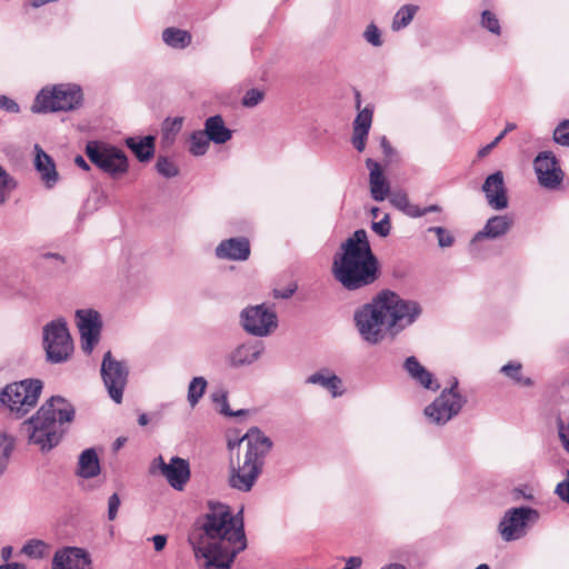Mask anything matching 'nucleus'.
<instances>
[{"label":"nucleus","instance_id":"obj_1","mask_svg":"<svg viewBox=\"0 0 569 569\" xmlns=\"http://www.w3.org/2000/svg\"><path fill=\"white\" fill-rule=\"evenodd\" d=\"M200 569H231L236 557L247 548L242 510L210 502L209 509L188 537Z\"/></svg>","mask_w":569,"mask_h":569},{"label":"nucleus","instance_id":"obj_2","mask_svg":"<svg viewBox=\"0 0 569 569\" xmlns=\"http://www.w3.org/2000/svg\"><path fill=\"white\" fill-rule=\"evenodd\" d=\"M342 252L333 260L335 278L347 290H357L378 278V260L371 251L366 230H356L341 244Z\"/></svg>","mask_w":569,"mask_h":569},{"label":"nucleus","instance_id":"obj_3","mask_svg":"<svg viewBox=\"0 0 569 569\" xmlns=\"http://www.w3.org/2000/svg\"><path fill=\"white\" fill-rule=\"evenodd\" d=\"M73 418L74 407L68 400L60 396L51 397L34 416L23 422L29 442L43 451L52 449L62 438V426Z\"/></svg>","mask_w":569,"mask_h":569},{"label":"nucleus","instance_id":"obj_4","mask_svg":"<svg viewBox=\"0 0 569 569\" xmlns=\"http://www.w3.org/2000/svg\"><path fill=\"white\" fill-rule=\"evenodd\" d=\"M246 451L239 465L229 469L228 485L238 491L249 492L262 472L264 460L272 448V441L258 428H251L239 440Z\"/></svg>","mask_w":569,"mask_h":569},{"label":"nucleus","instance_id":"obj_5","mask_svg":"<svg viewBox=\"0 0 569 569\" xmlns=\"http://www.w3.org/2000/svg\"><path fill=\"white\" fill-rule=\"evenodd\" d=\"M378 295L386 318V332L391 337L413 325L422 312L417 301L403 299L396 292L385 290Z\"/></svg>","mask_w":569,"mask_h":569},{"label":"nucleus","instance_id":"obj_6","mask_svg":"<svg viewBox=\"0 0 569 569\" xmlns=\"http://www.w3.org/2000/svg\"><path fill=\"white\" fill-rule=\"evenodd\" d=\"M83 102L82 90L73 83H60L46 87L36 96L31 107L34 113L71 111L80 108Z\"/></svg>","mask_w":569,"mask_h":569},{"label":"nucleus","instance_id":"obj_7","mask_svg":"<svg viewBox=\"0 0 569 569\" xmlns=\"http://www.w3.org/2000/svg\"><path fill=\"white\" fill-rule=\"evenodd\" d=\"M42 387L39 379L9 383L0 390V405L16 418H22L37 406Z\"/></svg>","mask_w":569,"mask_h":569},{"label":"nucleus","instance_id":"obj_8","mask_svg":"<svg viewBox=\"0 0 569 569\" xmlns=\"http://www.w3.org/2000/svg\"><path fill=\"white\" fill-rule=\"evenodd\" d=\"M353 321L361 339L367 343L375 346L383 340L386 318L379 295L355 311Z\"/></svg>","mask_w":569,"mask_h":569},{"label":"nucleus","instance_id":"obj_9","mask_svg":"<svg viewBox=\"0 0 569 569\" xmlns=\"http://www.w3.org/2000/svg\"><path fill=\"white\" fill-rule=\"evenodd\" d=\"M86 154L97 168L113 178L124 174L129 169L126 153L112 144L89 141L86 144Z\"/></svg>","mask_w":569,"mask_h":569},{"label":"nucleus","instance_id":"obj_10","mask_svg":"<svg viewBox=\"0 0 569 569\" xmlns=\"http://www.w3.org/2000/svg\"><path fill=\"white\" fill-rule=\"evenodd\" d=\"M540 513L528 507H513L505 511L498 525V532L506 542L525 538L531 527L538 522Z\"/></svg>","mask_w":569,"mask_h":569},{"label":"nucleus","instance_id":"obj_11","mask_svg":"<svg viewBox=\"0 0 569 569\" xmlns=\"http://www.w3.org/2000/svg\"><path fill=\"white\" fill-rule=\"evenodd\" d=\"M43 348L51 363L67 361L73 352V342L67 322L59 318L43 327Z\"/></svg>","mask_w":569,"mask_h":569},{"label":"nucleus","instance_id":"obj_12","mask_svg":"<svg viewBox=\"0 0 569 569\" xmlns=\"http://www.w3.org/2000/svg\"><path fill=\"white\" fill-rule=\"evenodd\" d=\"M466 402V398L458 391V380L455 379L449 388H445L439 397L425 408V415L431 423L441 426L456 417Z\"/></svg>","mask_w":569,"mask_h":569},{"label":"nucleus","instance_id":"obj_13","mask_svg":"<svg viewBox=\"0 0 569 569\" xmlns=\"http://www.w3.org/2000/svg\"><path fill=\"white\" fill-rule=\"evenodd\" d=\"M243 330L253 337H267L278 327L276 312L264 303L248 306L240 312Z\"/></svg>","mask_w":569,"mask_h":569},{"label":"nucleus","instance_id":"obj_14","mask_svg":"<svg viewBox=\"0 0 569 569\" xmlns=\"http://www.w3.org/2000/svg\"><path fill=\"white\" fill-rule=\"evenodd\" d=\"M100 371L110 398L116 403H120L128 382V366L113 358L111 351H108L103 356Z\"/></svg>","mask_w":569,"mask_h":569},{"label":"nucleus","instance_id":"obj_15","mask_svg":"<svg viewBox=\"0 0 569 569\" xmlns=\"http://www.w3.org/2000/svg\"><path fill=\"white\" fill-rule=\"evenodd\" d=\"M149 472L161 473L169 486L177 491H182L191 477L188 460L180 457H171L169 462H166L162 456H158L151 461Z\"/></svg>","mask_w":569,"mask_h":569},{"label":"nucleus","instance_id":"obj_16","mask_svg":"<svg viewBox=\"0 0 569 569\" xmlns=\"http://www.w3.org/2000/svg\"><path fill=\"white\" fill-rule=\"evenodd\" d=\"M533 169L539 184L548 190H556L563 181L565 173L551 151L539 152L533 160Z\"/></svg>","mask_w":569,"mask_h":569},{"label":"nucleus","instance_id":"obj_17","mask_svg":"<svg viewBox=\"0 0 569 569\" xmlns=\"http://www.w3.org/2000/svg\"><path fill=\"white\" fill-rule=\"evenodd\" d=\"M76 323L80 333L81 349L90 355L100 339L101 316L93 309H79L76 311Z\"/></svg>","mask_w":569,"mask_h":569},{"label":"nucleus","instance_id":"obj_18","mask_svg":"<svg viewBox=\"0 0 569 569\" xmlns=\"http://www.w3.org/2000/svg\"><path fill=\"white\" fill-rule=\"evenodd\" d=\"M91 557L86 549L64 547L54 552L51 569H91Z\"/></svg>","mask_w":569,"mask_h":569},{"label":"nucleus","instance_id":"obj_19","mask_svg":"<svg viewBox=\"0 0 569 569\" xmlns=\"http://www.w3.org/2000/svg\"><path fill=\"white\" fill-rule=\"evenodd\" d=\"M482 192L489 207L493 210H503L508 207L507 189L501 171H496L486 178Z\"/></svg>","mask_w":569,"mask_h":569},{"label":"nucleus","instance_id":"obj_20","mask_svg":"<svg viewBox=\"0 0 569 569\" xmlns=\"http://www.w3.org/2000/svg\"><path fill=\"white\" fill-rule=\"evenodd\" d=\"M262 341H247L237 346L227 357V362L232 368H241L254 363L263 353Z\"/></svg>","mask_w":569,"mask_h":569},{"label":"nucleus","instance_id":"obj_21","mask_svg":"<svg viewBox=\"0 0 569 569\" xmlns=\"http://www.w3.org/2000/svg\"><path fill=\"white\" fill-rule=\"evenodd\" d=\"M216 256L224 260L244 261L250 256V243L243 237L223 240L216 248Z\"/></svg>","mask_w":569,"mask_h":569},{"label":"nucleus","instance_id":"obj_22","mask_svg":"<svg viewBox=\"0 0 569 569\" xmlns=\"http://www.w3.org/2000/svg\"><path fill=\"white\" fill-rule=\"evenodd\" d=\"M366 166L369 170L370 194L373 200L383 201L390 192V187L382 169L380 164L371 158L366 160Z\"/></svg>","mask_w":569,"mask_h":569},{"label":"nucleus","instance_id":"obj_23","mask_svg":"<svg viewBox=\"0 0 569 569\" xmlns=\"http://www.w3.org/2000/svg\"><path fill=\"white\" fill-rule=\"evenodd\" d=\"M512 224V218L507 214L493 216L489 218L485 227L475 234L472 241L500 238L508 233Z\"/></svg>","mask_w":569,"mask_h":569},{"label":"nucleus","instance_id":"obj_24","mask_svg":"<svg viewBox=\"0 0 569 569\" xmlns=\"http://www.w3.org/2000/svg\"><path fill=\"white\" fill-rule=\"evenodd\" d=\"M34 167L40 174L41 181L49 189L53 188L59 180V174L52 158L47 154L39 144L34 146Z\"/></svg>","mask_w":569,"mask_h":569},{"label":"nucleus","instance_id":"obj_25","mask_svg":"<svg viewBox=\"0 0 569 569\" xmlns=\"http://www.w3.org/2000/svg\"><path fill=\"white\" fill-rule=\"evenodd\" d=\"M372 123V109L366 107L360 110L353 121L352 144L362 152L366 148V141Z\"/></svg>","mask_w":569,"mask_h":569},{"label":"nucleus","instance_id":"obj_26","mask_svg":"<svg viewBox=\"0 0 569 569\" xmlns=\"http://www.w3.org/2000/svg\"><path fill=\"white\" fill-rule=\"evenodd\" d=\"M405 369L411 379H413L421 387L429 390H438L440 385L433 380V376L428 371L416 357H408L405 361Z\"/></svg>","mask_w":569,"mask_h":569},{"label":"nucleus","instance_id":"obj_27","mask_svg":"<svg viewBox=\"0 0 569 569\" xmlns=\"http://www.w3.org/2000/svg\"><path fill=\"white\" fill-rule=\"evenodd\" d=\"M203 131L214 144H224L232 138V130L226 126L220 114L207 118L203 124Z\"/></svg>","mask_w":569,"mask_h":569},{"label":"nucleus","instance_id":"obj_28","mask_svg":"<svg viewBox=\"0 0 569 569\" xmlns=\"http://www.w3.org/2000/svg\"><path fill=\"white\" fill-rule=\"evenodd\" d=\"M306 382L322 387L328 390L333 398L340 397L343 393L342 380L328 369H322L310 375L306 379Z\"/></svg>","mask_w":569,"mask_h":569},{"label":"nucleus","instance_id":"obj_29","mask_svg":"<svg viewBox=\"0 0 569 569\" xmlns=\"http://www.w3.org/2000/svg\"><path fill=\"white\" fill-rule=\"evenodd\" d=\"M126 144L139 161H148L154 154V138L152 136L143 138L130 137L126 139Z\"/></svg>","mask_w":569,"mask_h":569},{"label":"nucleus","instance_id":"obj_30","mask_svg":"<svg viewBox=\"0 0 569 569\" xmlns=\"http://www.w3.org/2000/svg\"><path fill=\"white\" fill-rule=\"evenodd\" d=\"M100 473V462L93 448L81 452L78 461V475L84 479H90Z\"/></svg>","mask_w":569,"mask_h":569},{"label":"nucleus","instance_id":"obj_31","mask_svg":"<svg viewBox=\"0 0 569 569\" xmlns=\"http://www.w3.org/2000/svg\"><path fill=\"white\" fill-rule=\"evenodd\" d=\"M14 447L16 437L13 432L7 427L0 428V476L7 469Z\"/></svg>","mask_w":569,"mask_h":569},{"label":"nucleus","instance_id":"obj_32","mask_svg":"<svg viewBox=\"0 0 569 569\" xmlns=\"http://www.w3.org/2000/svg\"><path fill=\"white\" fill-rule=\"evenodd\" d=\"M163 42L174 49H184L191 43V34L182 29L167 28L162 32Z\"/></svg>","mask_w":569,"mask_h":569},{"label":"nucleus","instance_id":"obj_33","mask_svg":"<svg viewBox=\"0 0 569 569\" xmlns=\"http://www.w3.org/2000/svg\"><path fill=\"white\" fill-rule=\"evenodd\" d=\"M210 139L203 130H194L189 136V152L194 157L204 156L210 147Z\"/></svg>","mask_w":569,"mask_h":569},{"label":"nucleus","instance_id":"obj_34","mask_svg":"<svg viewBox=\"0 0 569 569\" xmlns=\"http://www.w3.org/2000/svg\"><path fill=\"white\" fill-rule=\"evenodd\" d=\"M418 10L419 7L416 4H405L400 7L392 19L391 29L393 31H399L408 27Z\"/></svg>","mask_w":569,"mask_h":569},{"label":"nucleus","instance_id":"obj_35","mask_svg":"<svg viewBox=\"0 0 569 569\" xmlns=\"http://www.w3.org/2000/svg\"><path fill=\"white\" fill-rule=\"evenodd\" d=\"M390 203L401 211L403 214L410 217V218H417L418 211V204L412 203L407 193L405 192H393L390 196Z\"/></svg>","mask_w":569,"mask_h":569},{"label":"nucleus","instance_id":"obj_36","mask_svg":"<svg viewBox=\"0 0 569 569\" xmlns=\"http://www.w3.org/2000/svg\"><path fill=\"white\" fill-rule=\"evenodd\" d=\"M207 380L203 377H194L188 386V402L191 408H194L199 400L206 392L207 389Z\"/></svg>","mask_w":569,"mask_h":569},{"label":"nucleus","instance_id":"obj_37","mask_svg":"<svg viewBox=\"0 0 569 569\" xmlns=\"http://www.w3.org/2000/svg\"><path fill=\"white\" fill-rule=\"evenodd\" d=\"M21 552L29 558L41 559L48 555L49 545L40 539H31L23 545Z\"/></svg>","mask_w":569,"mask_h":569},{"label":"nucleus","instance_id":"obj_38","mask_svg":"<svg viewBox=\"0 0 569 569\" xmlns=\"http://www.w3.org/2000/svg\"><path fill=\"white\" fill-rule=\"evenodd\" d=\"M500 371L519 386L529 387L532 385V380L530 378L522 376L521 365L519 362H509L502 366Z\"/></svg>","mask_w":569,"mask_h":569},{"label":"nucleus","instance_id":"obj_39","mask_svg":"<svg viewBox=\"0 0 569 569\" xmlns=\"http://www.w3.org/2000/svg\"><path fill=\"white\" fill-rule=\"evenodd\" d=\"M17 181L0 166V204H3L16 189Z\"/></svg>","mask_w":569,"mask_h":569},{"label":"nucleus","instance_id":"obj_40","mask_svg":"<svg viewBox=\"0 0 569 569\" xmlns=\"http://www.w3.org/2000/svg\"><path fill=\"white\" fill-rule=\"evenodd\" d=\"M183 123V119L181 117H176L173 119H166L162 126V138L168 143H171L174 140L177 133L181 130Z\"/></svg>","mask_w":569,"mask_h":569},{"label":"nucleus","instance_id":"obj_41","mask_svg":"<svg viewBox=\"0 0 569 569\" xmlns=\"http://www.w3.org/2000/svg\"><path fill=\"white\" fill-rule=\"evenodd\" d=\"M156 169L164 178H173L179 173L177 164L169 158L161 156L157 160Z\"/></svg>","mask_w":569,"mask_h":569},{"label":"nucleus","instance_id":"obj_42","mask_svg":"<svg viewBox=\"0 0 569 569\" xmlns=\"http://www.w3.org/2000/svg\"><path fill=\"white\" fill-rule=\"evenodd\" d=\"M480 24L483 29L496 36L501 33V27L498 17L489 10L482 11Z\"/></svg>","mask_w":569,"mask_h":569},{"label":"nucleus","instance_id":"obj_43","mask_svg":"<svg viewBox=\"0 0 569 569\" xmlns=\"http://www.w3.org/2000/svg\"><path fill=\"white\" fill-rule=\"evenodd\" d=\"M362 37L372 47H381L383 44L381 31L373 22L366 27Z\"/></svg>","mask_w":569,"mask_h":569},{"label":"nucleus","instance_id":"obj_44","mask_svg":"<svg viewBox=\"0 0 569 569\" xmlns=\"http://www.w3.org/2000/svg\"><path fill=\"white\" fill-rule=\"evenodd\" d=\"M428 232H433L437 236L438 244L440 248H449L455 242L452 233L443 227H430Z\"/></svg>","mask_w":569,"mask_h":569},{"label":"nucleus","instance_id":"obj_45","mask_svg":"<svg viewBox=\"0 0 569 569\" xmlns=\"http://www.w3.org/2000/svg\"><path fill=\"white\" fill-rule=\"evenodd\" d=\"M553 139L561 146L569 147V120L560 122L553 131Z\"/></svg>","mask_w":569,"mask_h":569},{"label":"nucleus","instance_id":"obj_46","mask_svg":"<svg viewBox=\"0 0 569 569\" xmlns=\"http://www.w3.org/2000/svg\"><path fill=\"white\" fill-rule=\"evenodd\" d=\"M558 437L563 450L569 455V421L565 422L561 418L557 419Z\"/></svg>","mask_w":569,"mask_h":569},{"label":"nucleus","instance_id":"obj_47","mask_svg":"<svg viewBox=\"0 0 569 569\" xmlns=\"http://www.w3.org/2000/svg\"><path fill=\"white\" fill-rule=\"evenodd\" d=\"M214 403L220 406V412L224 416H233L234 413L229 409L227 392L223 390L214 391L211 395Z\"/></svg>","mask_w":569,"mask_h":569},{"label":"nucleus","instance_id":"obj_48","mask_svg":"<svg viewBox=\"0 0 569 569\" xmlns=\"http://www.w3.org/2000/svg\"><path fill=\"white\" fill-rule=\"evenodd\" d=\"M371 229L382 238L389 236L391 231V222L389 214L386 213L380 221L372 222Z\"/></svg>","mask_w":569,"mask_h":569},{"label":"nucleus","instance_id":"obj_49","mask_svg":"<svg viewBox=\"0 0 569 569\" xmlns=\"http://www.w3.org/2000/svg\"><path fill=\"white\" fill-rule=\"evenodd\" d=\"M263 99V92L258 89H251L242 98V104L248 108L256 107Z\"/></svg>","mask_w":569,"mask_h":569},{"label":"nucleus","instance_id":"obj_50","mask_svg":"<svg viewBox=\"0 0 569 569\" xmlns=\"http://www.w3.org/2000/svg\"><path fill=\"white\" fill-rule=\"evenodd\" d=\"M120 505H121V500H120L118 493H113L109 497V500H108V519L109 520L112 521L117 518Z\"/></svg>","mask_w":569,"mask_h":569},{"label":"nucleus","instance_id":"obj_51","mask_svg":"<svg viewBox=\"0 0 569 569\" xmlns=\"http://www.w3.org/2000/svg\"><path fill=\"white\" fill-rule=\"evenodd\" d=\"M0 109L10 113H18L20 111L19 104L13 99L3 94H0Z\"/></svg>","mask_w":569,"mask_h":569},{"label":"nucleus","instance_id":"obj_52","mask_svg":"<svg viewBox=\"0 0 569 569\" xmlns=\"http://www.w3.org/2000/svg\"><path fill=\"white\" fill-rule=\"evenodd\" d=\"M555 492L561 500L569 503V472L567 479L557 485Z\"/></svg>","mask_w":569,"mask_h":569},{"label":"nucleus","instance_id":"obj_53","mask_svg":"<svg viewBox=\"0 0 569 569\" xmlns=\"http://www.w3.org/2000/svg\"><path fill=\"white\" fill-rule=\"evenodd\" d=\"M418 211H419V213L417 214V218H420V217H423V216H426L427 213H430V212H440L441 211V207L438 206V204H430V206H427V207L418 206Z\"/></svg>","mask_w":569,"mask_h":569},{"label":"nucleus","instance_id":"obj_54","mask_svg":"<svg viewBox=\"0 0 569 569\" xmlns=\"http://www.w3.org/2000/svg\"><path fill=\"white\" fill-rule=\"evenodd\" d=\"M362 559L360 557H350L346 561V566L342 569H360Z\"/></svg>","mask_w":569,"mask_h":569},{"label":"nucleus","instance_id":"obj_55","mask_svg":"<svg viewBox=\"0 0 569 569\" xmlns=\"http://www.w3.org/2000/svg\"><path fill=\"white\" fill-rule=\"evenodd\" d=\"M153 546L157 551H161L167 542V538L162 535H157L152 537Z\"/></svg>","mask_w":569,"mask_h":569},{"label":"nucleus","instance_id":"obj_56","mask_svg":"<svg viewBox=\"0 0 569 569\" xmlns=\"http://www.w3.org/2000/svg\"><path fill=\"white\" fill-rule=\"evenodd\" d=\"M74 163L81 168L82 170L84 171H89L90 170V166L88 164V162L84 160V158L82 156H77L74 158Z\"/></svg>","mask_w":569,"mask_h":569},{"label":"nucleus","instance_id":"obj_57","mask_svg":"<svg viewBox=\"0 0 569 569\" xmlns=\"http://www.w3.org/2000/svg\"><path fill=\"white\" fill-rule=\"evenodd\" d=\"M380 144H381V148H382V150H383L385 154H386V156H390V154H391V152H392V148H391V146H390V143H389V141L387 140V138H386V137H381V139H380Z\"/></svg>","mask_w":569,"mask_h":569},{"label":"nucleus","instance_id":"obj_58","mask_svg":"<svg viewBox=\"0 0 569 569\" xmlns=\"http://www.w3.org/2000/svg\"><path fill=\"white\" fill-rule=\"evenodd\" d=\"M12 551H13L12 547H10V546L3 547L1 549V558L4 561H8L11 558V556H12Z\"/></svg>","mask_w":569,"mask_h":569},{"label":"nucleus","instance_id":"obj_59","mask_svg":"<svg viewBox=\"0 0 569 569\" xmlns=\"http://www.w3.org/2000/svg\"><path fill=\"white\" fill-rule=\"evenodd\" d=\"M0 569H26V566L20 562H11V563L1 565Z\"/></svg>","mask_w":569,"mask_h":569},{"label":"nucleus","instance_id":"obj_60","mask_svg":"<svg viewBox=\"0 0 569 569\" xmlns=\"http://www.w3.org/2000/svg\"><path fill=\"white\" fill-rule=\"evenodd\" d=\"M138 422H139L140 426L148 425V422H149L148 416L146 413L140 415L139 418H138Z\"/></svg>","mask_w":569,"mask_h":569},{"label":"nucleus","instance_id":"obj_61","mask_svg":"<svg viewBox=\"0 0 569 569\" xmlns=\"http://www.w3.org/2000/svg\"><path fill=\"white\" fill-rule=\"evenodd\" d=\"M516 129V124L515 123H507L505 130L502 132H505V134H507L509 131H512Z\"/></svg>","mask_w":569,"mask_h":569},{"label":"nucleus","instance_id":"obj_62","mask_svg":"<svg viewBox=\"0 0 569 569\" xmlns=\"http://www.w3.org/2000/svg\"><path fill=\"white\" fill-rule=\"evenodd\" d=\"M379 211H380V210H379V208H378V207H373V208H371L370 213H371L372 218H378V216H379Z\"/></svg>","mask_w":569,"mask_h":569},{"label":"nucleus","instance_id":"obj_63","mask_svg":"<svg viewBox=\"0 0 569 569\" xmlns=\"http://www.w3.org/2000/svg\"><path fill=\"white\" fill-rule=\"evenodd\" d=\"M490 151V149H487V146L483 147L482 149L479 150V156L480 157H485L486 154H488Z\"/></svg>","mask_w":569,"mask_h":569},{"label":"nucleus","instance_id":"obj_64","mask_svg":"<svg viewBox=\"0 0 569 569\" xmlns=\"http://www.w3.org/2000/svg\"><path fill=\"white\" fill-rule=\"evenodd\" d=\"M476 569H490V568L488 565L482 563V565H479Z\"/></svg>","mask_w":569,"mask_h":569}]
</instances>
